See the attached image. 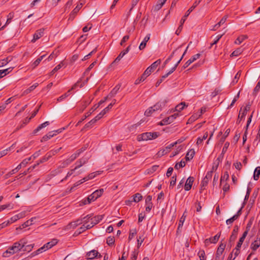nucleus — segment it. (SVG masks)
I'll use <instances>...</instances> for the list:
<instances>
[{
  "instance_id": "nucleus-13",
  "label": "nucleus",
  "mask_w": 260,
  "mask_h": 260,
  "mask_svg": "<svg viewBox=\"0 0 260 260\" xmlns=\"http://www.w3.org/2000/svg\"><path fill=\"white\" fill-rule=\"evenodd\" d=\"M98 256H101V254H99L98 251L96 250H92L88 252L86 254V256L88 259H93Z\"/></svg>"
},
{
  "instance_id": "nucleus-12",
  "label": "nucleus",
  "mask_w": 260,
  "mask_h": 260,
  "mask_svg": "<svg viewBox=\"0 0 260 260\" xmlns=\"http://www.w3.org/2000/svg\"><path fill=\"white\" fill-rule=\"evenodd\" d=\"M82 3L78 4L77 6H76V7L73 10V11L70 14L69 18V20H73L75 18L76 14L78 12V11L82 8Z\"/></svg>"
},
{
  "instance_id": "nucleus-16",
  "label": "nucleus",
  "mask_w": 260,
  "mask_h": 260,
  "mask_svg": "<svg viewBox=\"0 0 260 260\" xmlns=\"http://www.w3.org/2000/svg\"><path fill=\"white\" fill-rule=\"evenodd\" d=\"M179 114L178 113H175L167 118H166L162 120L164 124H170L173 122L174 120L178 117Z\"/></svg>"
},
{
  "instance_id": "nucleus-38",
  "label": "nucleus",
  "mask_w": 260,
  "mask_h": 260,
  "mask_svg": "<svg viewBox=\"0 0 260 260\" xmlns=\"http://www.w3.org/2000/svg\"><path fill=\"white\" fill-rule=\"evenodd\" d=\"M185 218H186V216H184V213L183 214V215L181 217V218L179 220V223H178V229H177V233L179 232L180 229L182 227L184 222L185 220Z\"/></svg>"
},
{
  "instance_id": "nucleus-52",
  "label": "nucleus",
  "mask_w": 260,
  "mask_h": 260,
  "mask_svg": "<svg viewBox=\"0 0 260 260\" xmlns=\"http://www.w3.org/2000/svg\"><path fill=\"white\" fill-rule=\"evenodd\" d=\"M83 218L82 219H78L75 221L72 222L71 225L73 228H76L78 225L83 223Z\"/></svg>"
},
{
  "instance_id": "nucleus-4",
  "label": "nucleus",
  "mask_w": 260,
  "mask_h": 260,
  "mask_svg": "<svg viewBox=\"0 0 260 260\" xmlns=\"http://www.w3.org/2000/svg\"><path fill=\"white\" fill-rule=\"evenodd\" d=\"M160 63V60H157L154 62L150 66L148 67L147 69L144 72V75H149L154 71V70L157 68V67Z\"/></svg>"
},
{
  "instance_id": "nucleus-27",
  "label": "nucleus",
  "mask_w": 260,
  "mask_h": 260,
  "mask_svg": "<svg viewBox=\"0 0 260 260\" xmlns=\"http://www.w3.org/2000/svg\"><path fill=\"white\" fill-rule=\"evenodd\" d=\"M225 247V245L223 244H221L219 247H218V249L216 251V259H217L218 257H219L223 253L224 248Z\"/></svg>"
},
{
  "instance_id": "nucleus-46",
  "label": "nucleus",
  "mask_w": 260,
  "mask_h": 260,
  "mask_svg": "<svg viewBox=\"0 0 260 260\" xmlns=\"http://www.w3.org/2000/svg\"><path fill=\"white\" fill-rule=\"evenodd\" d=\"M109 96L108 95L105 97L104 100H101L97 105H95L92 107V111H94L101 105L105 102Z\"/></svg>"
},
{
  "instance_id": "nucleus-10",
  "label": "nucleus",
  "mask_w": 260,
  "mask_h": 260,
  "mask_svg": "<svg viewBox=\"0 0 260 260\" xmlns=\"http://www.w3.org/2000/svg\"><path fill=\"white\" fill-rule=\"evenodd\" d=\"M239 231V227L237 225H235L234 226V230L233 231L232 234L230 236V239H229V242L230 243H232V244L234 241H235L236 239L237 238V236L238 234V232Z\"/></svg>"
},
{
  "instance_id": "nucleus-30",
  "label": "nucleus",
  "mask_w": 260,
  "mask_h": 260,
  "mask_svg": "<svg viewBox=\"0 0 260 260\" xmlns=\"http://www.w3.org/2000/svg\"><path fill=\"white\" fill-rule=\"evenodd\" d=\"M120 88V85L119 84L117 85L109 94L108 96H109V98H111L117 94Z\"/></svg>"
},
{
  "instance_id": "nucleus-26",
  "label": "nucleus",
  "mask_w": 260,
  "mask_h": 260,
  "mask_svg": "<svg viewBox=\"0 0 260 260\" xmlns=\"http://www.w3.org/2000/svg\"><path fill=\"white\" fill-rule=\"evenodd\" d=\"M31 157H29L28 158H25L23 159L22 162L16 168V169L19 171L21 169L22 167H24L26 166V165L29 162V161L31 160Z\"/></svg>"
},
{
  "instance_id": "nucleus-32",
  "label": "nucleus",
  "mask_w": 260,
  "mask_h": 260,
  "mask_svg": "<svg viewBox=\"0 0 260 260\" xmlns=\"http://www.w3.org/2000/svg\"><path fill=\"white\" fill-rule=\"evenodd\" d=\"M26 212L25 211H22L19 214L14 215L12 217V220L13 221H17L18 219H19L20 218H22L25 216Z\"/></svg>"
},
{
  "instance_id": "nucleus-39",
  "label": "nucleus",
  "mask_w": 260,
  "mask_h": 260,
  "mask_svg": "<svg viewBox=\"0 0 260 260\" xmlns=\"http://www.w3.org/2000/svg\"><path fill=\"white\" fill-rule=\"evenodd\" d=\"M260 175V167H257L254 171L253 174V179L255 180H257L259 179Z\"/></svg>"
},
{
  "instance_id": "nucleus-37",
  "label": "nucleus",
  "mask_w": 260,
  "mask_h": 260,
  "mask_svg": "<svg viewBox=\"0 0 260 260\" xmlns=\"http://www.w3.org/2000/svg\"><path fill=\"white\" fill-rule=\"evenodd\" d=\"M93 111H92V107L90 109V110L87 112L83 116V117L81 118V119L80 120H79L78 123H77L76 124V126L78 125L80 123H81L83 120H84L87 117H88V116H89L93 112Z\"/></svg>"
},
{
  "instance_id": "nucleus-14",
  "label": "nucleus",
  "mask_w": 260,
  "mask_h": 260,
  "mask_svg": "<svg viewBox=\"0 0 260 260\" xmlns=\"http://www.w3.org/2000/svg\"><path fill=\"white\" fill-rule=\"evenodd\" d=\"M167 103L166 100H164L162 101H159L155 105L152 106V108L153 109V111H157L158 110H161L162 108L164 107Z\"/></svg>"
},
{
  "instance_id": "nucleus-43",
  "label": "nucleus",
  "mask_w": 260,
  "mask_h": 260,
  "mask_svg": "<svg viewBox=\"0 0 260 260\" xmlns=\"http://www.w3.org/2000/svg\"><path fill=\"white\" fill-rule=\"evenodd\" d=\"M33 247H34V244H24V246L23 247V248L22 249V250L23 251L29 252L32 250Z\"/></svg>"
},
{
  "instance_id": "nucleus-3",
  "label": "nucleus",
  "mask_w": 260,
  "mask_h": 260,
  "mask_svg": "<svg viewBox=\"0 0 260 260\" xmlns=\"http://www.w3.org/2000/svg\"><path fill=\"white\" fill-rule=\"evenodd\" d=\"M104 192V189H100L94 191L92 193L89 195L87 198V203L90 204L91 202L95 201L98 198L100 197ZM84 204H87L86 201L84 202Z\"/></svg>"
},
{
  "instance_id": "nucleus-59",
  "label": "nucleus",
  "mask_w": 260,
  "mask_h": 260,
  "mask_svg": "<svg viewBox=\"0 0 260 260\" xmlns=\"http://www.w3.org/2000/svg\"><path fill=\"white\" fill-rule=\"evenodd\" d=\"M155 111H153V109L152 107L149 108L148 109H147L145 112V115L148 117L152 115L153 112Z\"/></svg>"
},
{
  "instance_id": "nucleus-57",
  "label": "nucleus",
  "mask_w": 260,
  "mask_h": 260,
  "mask_svg": "<svg viewBox=\"0 0 260 260\" xmlns=\"http://www.w3.org/2000/svg\"><path fill=\"white\" fill-rule=\"evenodd\" d=\"M229 178V175L228 173V172H224L223 176H221V179H220V184H222L223 183V182L225 181H226Z\"/></svg>"
},
{
  "instance_id": "nucleus-11",
  "label": "nucleus",
  "mask_w": 260,
  "mask_h": 260,
  "mask_svg": "<svg viewBox=\"0 0 260 260\" xmlns=\"http://www.w3.org/2000/svg\"><path fill=\"white\" fill-rule=\"evenodd\" d=\"M194 180V178L191 176H190L187 178L184 185V189L185 190L188 191L191 189Z\"/></svg>"
},
{
  "instance_id": "nucleus-24",
  "label": "nucleus",
  "mask_w": 260,
  "mask_h": 260,
  "mask_svg": "<svg viewBox=\"0 0 260 260\" xmlns=\"http://www.w3.org/2000/svg\"><path fill=\"white\" fill-rule=\"evenodd\" d=\"M260 246V238L257 237L256 239L252 242L250 248L254 251L256 250Z\"/></svg>"
},
{
  "instance_id": "nucleus-28",
  "label": "nucleus",
  "mask_w": 260,
  "mask_h": 260,
  "mask_svg": "<svg viewBox=\"0 0 260 260\" xmlns=\"http://www.w3.org/2000/svg\"><path fill=\"white\" fill-rule=\"evenodd\" d=\"M180 50H179V48H177V49H176L175 50H174L172 53L170 55V56L165 60V62H164V64H166L167 63H168L170 60L171 59H172V58L173 57V56L175 55H179L180 54Z\"/></svg>"
},
{
  "instance_id": "nucleus-41",
  "label": "nucleus",
  "mask_w": 260,
  "mask_h": 260,
  "mask_svg": "<svg viewBox=\"0 0 260 260\" xmlns=\"http://www.w3.org/2000/svg\"><path fill=\"white\" fill-rule=\"evenodd\" d=\"M133 201L136 203H138L142 200V196L140 193H137L133 196Z\"/></svg>"
},
{
  "instance_id": "nucleus-53",
  "label": "nucleus",
  "mask_w": 260,
  "mask_h": 260,
  "mask_svg": "<svg viewBox=\"0 0 260 260\" xmlns=\"http://www.w3.org/2000/svg\"><path fill=\"white\" fill-rule=\"evenodd\" d=\"M198 255L200 260H206V254L204 250H199Z\"/></svg>"
},
{
  "instance_id": "nucleus-61",
  "label": "nucleus",
  "mask_w": 260,
  "mask_h": 260,
  "mask_svg": "<svg viewBox=\"0 0 260 260\" xmlns=\"http://www.w3.org/2000/svg\"><path fill=\"white\" fill-rule=\"evenodd\" d=\"M200 117V115L198 113L192 115L188 119V122H192Z\"/></svg>"
},
{
  "instance_id": "nucleus-36",
  "label": "nucleus",
  "mask_w": 260,
  "mask_h": 260,
  "mask_svg": "<svg viewBox=\"0 0 260 260\" xmlns=\"http://www.w3.org/2000/svg\"><path fill=\"white\" fill-rule=\"evenodd\" d=\"M185 107H187L185 102H181L177 105L175 107V110L178 112H180L183 110Z\"/></svg>"
},
{
  "instance_id": "nucleus-35",
  "label": "nucleus",
  "mask_w": 260,
  "mask_h": 260,
  "mask_svg": "<svg viewBox=\"0 0 260 260\" xmlns=\"http://www.w3.org/2000/svg\"><path fill=\"white\" fill-rule=\"evenodd\" d=\"M191 43V42H190L189 44V45H188V46L187 47L186 50H185V51L184 52L183 54H182V55L181 56V57H180V59L177 61V62H176V63L175 64L174 67L173 68H172L171 69V70L174 72L175 71V70L176 69L177 67H178V64H179V63L180 62V61L182 60V58H183L184 55L185 54L186 51H187V50L189 47V45H190V44Z\"/></svg>"
},
{
  "instance_id": "nucleus-55",
  "label": "nucleus",
  "mask_w": 260,
  "mask_h": 260,
  "mask_svg": "<svg viewBox=\"0 0 260 260\" xmlns=\"http://www.w3.org/2000/svg\"><path fill=\"white\" fill-rule=\"evenodd\" d=\"M241 75V71H239L236 74L232 83L233 84H235L238 82L239 79L240 78Z\"/></svg>"
},
{
  "instance_id": "nucleus-49",
  "label": "nucleus",
  "mask_w": 260,
  "mask_h": 260,
  "mask_svg": "<svg viewBox=\"0 0 260 260\" xmlns=\"http://www.w3.org/2000/svg\"><path fill=\"white\" fill-rule=\"evenodd\" d=\"M46 55H43L39 57L37 59H36L32 64V66L34 68L36 67L41 62V61L43 59L44 57H45Z\"/></svg>"
},
{
  "instance_id": "nucleus-34",
  "label": "nucleus",
  "mask_w": 260,
  "mask_h": 260,
  "mask_svg": "<svg viewBox=\"0 0 260 260\" xmlns=\"http://www.w3.org/2000/svg\"><path fill=\"white\" fill-rule=\"evenodd\" d=\"M195 154V152L193 149H190L188 151L186 155L185 158L186 160H189L191 159Z\"/></svg>"
},
{
  "instance_id": "nucleus-23",
  "label": "nucleus",
  "mask_w": 260,
  "mask_h": 260,
  "mask_svg": "<svg viewBox=\"0 0 260 260\" xmlns=\"http://www.w3.org/2000/svg\"><path fill=\"white\" fill-rule=\"evenodd\" d=\"M44 29H39L34 35V38L31 40L32 42H36L37 40L42 37L43 35Z\"/></svg>"
},
{
  "instance_id": "nucleus-25",
  "label": "nucleus",
  "mask_w": 260,
  "mask_h": 260,
  "mask_svg": "<svg viewBox=\"0 0 260 260\" xmlns=\"http://www.w3.org/2000/svg\"><path fill=\"white\" fill-rule=\"evenodd\" d=\"M49 246V242L46 243L43 247H41L40 248L38 249L37 250L35 251L32 253V254L34 255H38L41 253H42L43 251H45L46 250L48 249Z\"/></svg>"
},
{
  "instance_id": "nucleus-45",
  "label": "nucleus",
  "mask_w": 260,
  "mask_h": 260,
  "mask_svg": "<svg viewBox=\"0 0 260 260\" xmlns=\"http://www.w3.org/2000/svg\"><path fill=\"white\" fill-rule=\"evenodd\" d=\"M15 144H16V143H14V144H12V145L11 147L8 148L6 149H5L3 151H1L0 152L1 156L3 157V156L6 155L9 151H10L12 148H13L14 147V145H15Z\"/></svg>"
},
{
  "instance_id": "nucleus-62",
  "label": "nucleus",
  "mask_w": 260,
  "mask_h": 260,
  "mask_svg": "<svg viewBox=\"0 0 260 260\" xmlns=\"http://www.w3.org/2000/svg\"><path fill=\"white\" fill-rule=\"evenodd\" d=\"M95 123V120L91 119L89 122L87 123L84 126V129L91 127L92 125Z\"/></svg>"
},
{
  "instance_id": "nucleus-56",
  "label": "nucleus",
  "mask_w": 260,
  "mask_h": 260,
  "mask_svg": "<svg viewBox=\"0 0 260 260\" xmlns=\"http://www.w3.org/2000/svg\"><path fill=\"white\" fill-rule=\"evenodd\" d=\"M219 161H220V158H219V157H218L217 158V159L216 160V161L215 162H214L212 168V170L211 171H212V172H213V171H216L217 169Z\"/></svg>"
},
{
  "instance_id": "nucleus-60",
  "label": "nucleus",
  "mask_w": 260,
  "mask_h": 260,
  "mask_svg": "<svg viewBox=\"0 0 260 260\" xmlns=\"http://www.w3.org/2000/svg\"><path fill=\"white\" fill-rule=\"evenodd\" d=\"M18 171L16 169V168H15L14 169H13L12 170H11L10 172H9L8 173H7V174H6L4 176L5 178V179H8L9 178L11 175H12L13 174L16 173V172H17Z\"/></svg>"
},
{
  "instance_id": "nucleus-63",
  "label": "nucleus",
  "mask_w": 260,
  "mask_h": 260,
  "mask_svg": "<svg viewBox=\"0 0 260 260\" xmlns=\"http://www.w3.org/2000/svg\"><path fill=\"white\" fill-rule=\"evenodd\" d=\"M236 219H237V216L234 215L232 217L227 219L226 221V223L227 224H232Z\"/></svg>"
},
{
  "instance_id": "nucleus-19",
  "label": "nucleus",
  "mask_w": 260,
  "mask_h": 260,
  "mask_svg": "<svg viewBox=\"0 0 260 260\" xmlns=\"http://www.w3.org/2000/svg\"><path fill=\"white\" fill-rule=\"evenodd\" d=\"M49 125V121H46L40 125H39L36 129L32 132V135H35L38 132L42 130L43 128Z\"/></svg>"
},
{
  "instance_id": "nucleus-33",
  "label": "nucleus",
  "mask_w": 260,
  "mask_h": 260,
  "mask_svg": "<svg viewBox=\"0 0 260 260\" xmlns=\"http://www.w3.org/2000/svg\"><path fill=\"white\" fill-rule=\"evenodd\" d=\"M13 69V68H9L5 70H0V78L4 77L6 75L11 72Z\"/></svg>"
},
{
  "instance_id": "nucleus-40",
  "label": "nucleus",
  "mask_w": 260,
  "mask_h": 260,
  "mask_svg": "<svg viewBox=\"0 0 260 260\" xmlns=\"http://www.w3.org/2000/svg\"><path fill=\"white\" fill-rule=\"evenodd\" d=\"M247 36L245 35H241L237 38V39L235 40V44L239 45L242 42H243L246 39H247Z\"/></svg>"
},
{
  "instance_id": "nucleus-5",
  "label": "nucleus",
  "mask_w": 260,
  "mask_h": 260,
  "mask_svg": "<svg viewBox=\"0 0 260 260\" xmlns=\"http://www.w3.org/2000/svg\"><path fill=\"white\" fill-rule=\"evenodd\" d=\"M250 105H247L245 107L243 112L242 113L240 112L237 120V124H239L241 122V121L245 118V117L246 115L247 112L250 110Z\"/></svg>"
},
{
  "instance_id": "nucleus-29",
  "label": "nucleus",
  "mask_w": 260,
  "mask_h": 260,
  "mask_svg": "<svg viewBox=\"0 0 260 260\" xmlns=\"http://www.w3.org/2000/svg\"><path fill=\"white\" fill-rule=\"evenodd\" d=\"M167 0H158L157 4L154 6V9L155 11L160 10L165 4Z\"/></svg>"
},
{
  "instance_id": "nucleus-18",
  "label": "nucleus",
  "mask_w": 260,
  "mask_h": 260,
  "mask_svg": "<svg viewBox=\"0 0 260 260\" xmlns=\"http://www.w3.org/2000/svg\"><path fill=\"white\" fill-rule=\"evenodd\" d=\"M78 154H77L76 152L73 154L69 158L66 160V161L63 162V166L66 167L68 166L70 163H71L73 160H74L77 157H78Z\"/></svg>"
},
{
  "instance_id": "nucleus-1",
  "label": "nucleus",
  "mask_w": 260,
  "mask_h": 260,
  "mask_svg": "<svg viewBox=\"0 0 260 260\" xmlns=\"http://www.w3.org/2000/svg\"><path fill=\"white\" fill-rule=\"evenodd\" d=\"M24 244H27V240L24 238L21 239L19 241L14 243L12 246L9 247L11 253L13 254L20 251L23 248Z\"/></svg>"
},
{
  "instance_id": "nucleus-8",
  "label": "nucleus",
  "mask_w": 260,
  "mask_h": 260,
  "mask_svg": "<svg viewBox=\"0 0 260 260\" xmlns=\"http://www.w3.org/2000/svg\"><path fill=\"white\" fill-rule=\"evenodd\" d=\"M201 56V54L198 53L193 55L189 60H188L183 66L182 69H185L187 68L191 63L199 58Z\"/></svg>"
},
{
  "instance_id": "nucleus-6",
  "label": "nucleus",
  "mask_w": 260,
  "mask_h": 260,
  "mask_svg": "<svg viewBox=\"0 0 260 260\" xmlns=\"http://www.w3.org/2000/svg\"><path fill=\"white\" fill-rule=\"evenodd\" d=\"M220 237V234H217L213 237H211L205 239L204 241L205 245L208 246L210 243L215 244L217 242Z\"/></svg>"
},
{
  "instance_id": "nucleus-54",
  "label": "nucleus",
  "mask_w": 260,
  "mask_h": 260,
  "mask_svg": "<svg viewBox=\"0 0 260 260\" xmlns=\"http://www.w3.org/2000/svg\"><path fill=\"white\" fill-rule=\"evenodd\" d=\"M37 86H38L37 83L32 85V86L29 87L28 88H27L24 91V94H27L30 93L31 91L34 90L37 87Z\"/></svg>"
},
{
  "instance_id": "nucleus-22",
  "label": "nucleus",
  "mask_w": 260,
  "mask_h": 260,
  "mask_svg": "<svg viewBox=\"0 0 260 260\" xmlns=\"http://www.w3.org/2000/svg\"><path fill=\"white\" fill-rule=\"evenodd\" d=\"M104 215H99L95 216L93 217H90L89 219L91 222H93V224H96L99 223L104 218Z\"/></svg>"
},
{
  "instance_id": "nucleus-17",
  "label": "nucleus",
  "mask_w": 260,
  "mask_h": 260,
  "mask_svg": "<svg viewBox=\"0 0 260 260\" xmlns=\"http://www.w3.org/2000/svg\"><path fill=\"white\" fill-rule=\"evenodd\" d=\"M88 158L87 157H82L78 161H76L75 167V169H78L79 168L81 167L83 165L85 164L88 161Z\"/></svg>"
},
{
  "instance_id": "nucleus-47",
  "label": "nucleus",
  "mask_w": 260,
  "mask_h": 260,
  "mask_svg": "<svg viewBox=\"0 0 260 260\" xmlns=\"http://www.w3.org/2000/svg\"><path fill=\"white\" fill-rule=\"evenodd\" d=\"M125 54V53L123 51H121L120 53L119 54V55L113 61L112 64H114L118 62Z\"/></svg>"
},
{
  "instance_id": "nucleus-15",
  "label": "nucleus",
  "mask_w": 260,
  "mask_h": 260,
  "mask_svg": "<svg viewBox=\"0 0 260 260\" xmlns=\"http://www.w3.org/2000/svg\"><path fill=\"white\" fill-rule=\"evenodd\" d=\"M202 0H198L196 1L192 6H191L186 12L185 15L182 18H185V20H186V18L188 17V16L189 15L191 12L192 11V10L200 4V3L201 2Z\"/></svg>"
},
{
  "instance_id": "nucleus-50",
  "label": "nucleus",
  "mask_w": 260,
  "mask_h": 260,
  "mask_svg": "<svg viewBox=\"0 0 260 260\" xmlns=\"http://www.w3.org/2000/svg\"><path fill=\"white\" fill-rule=\"evenodd\" d=\"M208 136V132H206L202 138L199 137L197 139V144L199 145L201 144L204 140L207 139Z\"/></svg>"
},
{
  "instance_id": "nucleus-51",
  "label": "nucleus",
  "mask_w": 260,
  "mask_h": 260,
  "mask_svg": "<svg viewBox=\"0 0 260 260\" xmlns=\"http://www.w3.org/2000/svg\"><path fill=\"white\" fill-rule=\"evenodd\" d=\"M260 142V131L258 130L257 136L253 141V145L254 146L256 147Z\"/></svg>"
},
{
  "instance_id": "nucleus-44",
  "label": "nucleus",
  "mask_w": 260,
  "mask_h": 260,
  "mask_svg": "<svg viewBox=\"0 0 260 260\" xmlns=\"http://www.w3.org/2000/svg\"><path fill=\"white\" fill-rule=\"evenodd\" d=\"M64 129H65V128L62 127V128L58 129L57 130H55V131H53L50 132V139L51 137H53V136H54L55 135H56L57 134H59V133H61Z\"/></svg>"
},
{
  "instance_id": "nucleus-2",
  "label": "nucleus",
  "mask_w": 260,
  "mask_h": 260,
  "mask_svg": "<svg viewBox=\"0 0 260 260\" xmlns=\"http://www.w3.org/2000/svg\"><path fill=\"white\" fill-rule=\"evenodd\" d=\"M158 135L159 134L157 132H146L139 135L138 136L137 139L139 141L153 140L157 138Z\"/></svg>"
},
{
  "instance_id": "nucleus-48",
  "label": "nucleus",
  "mask_w": 260,
  "mask_h": 260,
  "mask_svg": "<svg viewBox=\"0 0 260 260\" xmlns=\"http://www.w3.org/2000/svg\"><path fill=\"white\" fill-rule=\"evenodd\" d=\"M36 218H31L29 220L25 221L23 224H22V228H25L33 224V221Z\"/></svg>"
},
{
  "instance_id": "nucleus-31",
  "label": "nucleus",
  "mask_w": 260,
  "mask_h": 260,
  "mask_svg": "<svg viewBox=\"0 0 260 260\" xmlns=\"http://www.w3.org/2000/svg\"><path fill=\"white\" fill-rule=\"evenodd\" d=\"M30 120V118H26L24 120H23L20 124V125L19 126H17V127L16 128V129L15 130V132H16L18 130H19L20 129L22 128V127H23L25 125H26L29 122V120Z\"/></svg>"
},
{
  "instance_id": "nucleus-58",
  "label": "nucleus",
  "mask_w": 260,
  "mask_h": 260,
  "mask_svg": "<svg viewBox=\"0 0 260 260\" xmlns=\"http://www.w3.org/2000/svg\"><path fill=\"white\" fill-rule=\"evenodd\" d=\"M185 166V162L184 161L181 160L180 162L177 163L174 168L176 170H179V169L184 167Z\"/></svg>"
},
{
  "instance_id": "nucleus-7",
  "label": "nucleus",
  "mask_w": 260,
  "mask_h": 260,
  "mask_svg": "<svg viewBox=\"0 0 260 260\" xmlns=\"http://www.w3.org/2000/svg\"><path fill=\"white\" fill-rule=\"evenodd\" d=\"M212 176V171H209L207 173L205 177L203 178L202 183L201 186L202 187H204L206 186L209 181L211 180Z\"/></svg>"
},
{
  "instance_id": "nucleus-20",
  "label": "nucleus",
  "mask_w": 260,
  "mask_h": 260,
  "mask_svg": "<svg viewBox=\"0 0 260 260\" xmlns=\"http://www.w3.org/2000/svg\"><path fill=\"white\" fill-rule=\"evenodd\" d=\"M150 37V34H149L144 38L143 41L140 44L139 48L140 50H143L146 46L147 42L149 40Z\"/></svg>"
},
{
  "instance_id": "nucleus-42",
  "label": "nucleus",
  "mask_w": 260,
  "mask_h": 260,
  "mask_svg": "<svg viewBox=\"0 0 260 260\" xmlns=\"http://www.w3.org/2000/svg\"><path fill=\"white\" fill-rule=\"evenodd\" d=\"M185 18H181L180 22V24L178 28H177V29L176 30V32H175L176 35H179V34L180 33V32L181 31L182 27H183V25L184 23L185 22Z\"/></svg>"
},
{
  "instance_id": "nucleus-64",
  "label": "nucleus",
  "mask_w": 260,
  "mask_h": 260,
  "mask_svg": "<svg viewBox=\"0 0 260 260\" xmlns=\"http://www.w3.org/2000/svg\"><path fill=\"white\" fill-rule=\"evenodd\" d=\"M114 242H115V240H114V237H109L107 239V244H108V245H109V246H110V245H112L114 244Z\"/></svg>"
},
{
  "instance_id": "nucleus-9",
  "label": "nucleus",
  "mask_w": 260,
  "mask_h": 260,
  "mask_svg": "<svg viewBox=\"0 0 260 260\" xmlns=\"http://www.w3.org/2000/svg\"><path fill=\"white\" fill-rule=\"evenodd\" d=\"M173 147V145L172 144V143H171L170 145H169L168 146H166L165 147V148L161 149L157 153L158 156L161 157V156L167 154L168 152H170L171 149Z\"/></svg>"
},
{
  "instance_id": "nucleus-21",
  "label": "nucleus",
  "mask_w": 260,
  "mask_h": 260,
  "mask_svg": "<svg viewBox=\"0 0 260 260\" xmlns=\"http://www.w3.org/2000/svg\"><path fill=\"white\" fill-rule=\"evenodd\" d=\"M91 215H87V216L83 218V220H84L86 224V228H87L88 229H91L95 225L93 224L92 222L90 221V220L89 219Z\"/></svg>"
}]
</instances>
